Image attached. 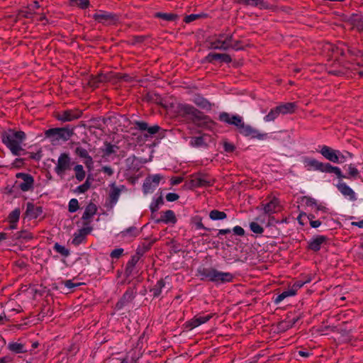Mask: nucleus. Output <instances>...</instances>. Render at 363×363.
Listing matches in <instances>:
<instances>
[{
	"label": "nucleus",
	"mask_w": 363,
	"mask_h": 363,
	"mask_svg": "<svg viewBox=\"0 0 363 363\" xmlns=\"http://www.w3.org/2000/svg\"><path fill=\"white\" fill-rule=\"evenodd\" d=\"M198 273L203 277L202 279H206L216 284L232 282L234 278L231 273L220 272L214 268H200Z\"/></svg>",
	"instance_id": "f257e3e1"
},
{
	"label": "nucleus",
	"mask_w": 363,
	"mask_h": 363,
	"mask_svg": "<svg viewBox=\"0 0 363 363\" xmlns=\"http://www.w3.org/2000/svg\"><path fill=\"white\" fill-rule=\"evenodd\" d=\"M26 139V133L23 131H11L3 138V143L16 156L21 155V152L24 151L21 143Z\"/></svg>",
	"instance_id": "f03ea898"
},
{
	"label": "nucleus",
	"mask_w": 363,
	"mask_h": 363,
	"mask_svg": "<svg viewBox=\"0 0 363 363\" xmlns=\"http://www.w3.org/2000/svg\"><path fill=\"white\" fill-rule=\"evenodd\" d=\"M304 164L308 170L313 169L325 173H334L339 179L347 177L338 167L333 166L330 163H323L313 158H306Z\"/></svg>",
	"instance_id": "7ed1b4c3"
},
{
	"label": "nucleus",
	"mask_w": 363,
	"mask_h": 363,
	"mask_svg": "<svg viewBox=\"0 0 363 363\" xmlns=\"http://www.w3.org/2000/svg\"><path fill=\"white\" fill-rule=\"evenodd\" d=\"M178 110L180 114L190 116L193 122L199 125H206L211 121L208 116L189 104H179Z\"/></svg>",
	"instance_id": "20e7f679"
},
{
	"label": "nucleus",
	"mask_w": 363,
	"mask_h": 363,
	"mask_svg": "<svg viewBox=\"0 0 363 363\" xmlns=\"http://www.w3.org/2000/svg\"><path fill=\"white\" fill-rule=\"evenodd\" d=\"M73 134V130L67 127L50 128L45 132V137L51 139L52 141L60 140L67 141Z\"/></svg>",
	"instance_id": "39448f33"
},
{
	"label": "nucleus",
	"mask_w": 363,
	"mask_h": 363,
	"mask_svg": "<svg viewBox=\"0 0 363 363\" xmlns=\"http://www.w3.org/2000/svg\"><path fill=\"white\" fill-rule=\"evenodd\" d=\"M72 165L69 155L66 152L60 154L55 171L57 175H63L67 170L70 169Z\"/></svg>",
	"instance_id": "423d86ee"
},
{
	"label": "nucleus",
	"mask_w": 363,
	"mask_h": 363,
	"mask_svg": "<svg viewBox=\"0 0 363 363\" xmlns=\"http://www.w3.org/2000/svg\"><path fill=\"white\" fill-rule=\"evenodd\" d=\"M82 115V111L78 109H69L58 112L55 117L58 121L62 122L72 121L79 118Z\"/></svg>",
	"instance_id": "0eeeda50"
},
{
	"label": "nucleus",
	"mask_w": 363,
	"mask_h": 363,
	"mask_svg": "<svg viewBox=\"0 0 363 363\" xmlns=\"http://www.w3.org/2000/svg\"><path fill=\"white\" fill-rule=\"evenodd\" d=\"M218 119L229 125H235L238 130L242 125L244 121L242 118L238 115H230L226 112H222L219 114Z\"/></svg>",
	"instance_id": "6e6552de"
},
{
	"label": "nucleus",
	"mask_w": 363,
	"mask_h": 363,
	"mask_svg": "<svg viewBox=\"0 0 363 363\" xmlns=\"http://www.w3.org/2000/svg\"><path fill=\"white\" fill-rule=\"evenodd\" d=\"M94 18L99 23L106 25L115 24L118 21L117 15L112 13L100 11L94 15Z\"/></svg>",
	"instance_id": "1a4fd4ad"
},
{
	"label": "nucleus",
	"mask_w": 363,
	"mask_h": 363,
	"mask_svg": "<svg viewBox=\"0 0 363 363\" xmlns=\"http://www.w3.org/2000/svg\"><path fill=\"white\" fill-rule=\"evenodd\" d=\"M214 179L211 178L207 174H198L191 180V186L193 188L197 187H207L213 184Z\"/></svg>",
	"instance_id": "9d476101"
},
{
	"label": "nucleus",
	"mask_w": 363,
	"mask_h": 363,
	"mask_svg": "<svg viewBox=\"0 0 363 363\" xmlns=\"http://www.w3.org/2000/svg\"><path fill=\"white\" fill-rule=\"evenodd\" d=\"M239 133L245 137L257 138L259 140H264L267 136V133H261L258 130L254 128L250 125H245V123H243L242 125L240 127Z\"/></svg>",
	"instance_id": "9b49d317"
},
{
	"label": "nucleus",
	"mask_w": 363,
	"mask_h": 363,
	"mask_svg": "<svg viewBox=\"0 0 363 363\" xmlns=\"http://www.w3.org/2000/svg\"><path fill=\"white\" fill-rule=\"evenodd\" d=\"M162 179V177L160 174H155L153 176H148L146 177L143 185L144 194H147L152 192L159 185Z\"/></svg>",
	"instance_id": "f8f14e48"
},
{
	"label": "nucleus",
	"mask_w": 363,
	"mask_h": 363,
	"mask_svg": "<svg viewBox=\"0 0 363 363\" xmlns=\"http://www.w3.org/2000/svg\"><path fill=\"white\" fill-rule=\"evenodd\" d=\"M134 125L135 128L142 131H146L147 133L145 135V137L152 136L161 129V128L158 125H154L152 126H149L148 123L143 121H136L134 122Z\"/></svg>",
	"instance_id": "ddd939ff"
},
{
	"label": "nucleus",
	"mask_w": 363,
	"mask_h": 363,
	"mask_svg": "<svg viewBox=\"0 0 363 363\" xmlns=\"http://www.w3.org/2000/svg\"><path fill=\"white\" fill-rule=\"evenodd\" d=\"M113 73L109 72L107 74H99L96 76H91L88 82V85L95 89L99 86V84L102 82H111L113 80Z\"/></svg>",
	"instance_id": "4468645a"
},
{
	"label": "nucleus",
	"mask_w": 363,
	"mask_h": 363,
	"mask_svg": "<svg viewBox=\"0 0 363 363\" xmlns=\"http://www.w3.org/2000/svg\"><path fill=\"white\" fill-rule=\"evenodd\" d=\"M16 177L23 180L22 182L18 183V187L21 191H28L33 188L34 179L30 174L26 173H18L16 174Z\"/></svg>",
	"instance_id": "2eb2a0df"
},
{
	"label": "nucleus",
	"mask_w": 363,
	"mask_h": 363,
	"mask_svg": "<svg viewBox=\"0 0 363 363\" xmlns=\"http://www.w3.org/2000/svg\"><path fill=\"white\" fill-rule=\"evenodd\" d=\"M233 41V34L227 35L225 39L218 38L211 43V48L227 50L230 48V43Z\"/></svg>",
	"instance_id": "dca6fc26"
},
{
	"label": "nucleus",
	"mask_w": 363,
	"mask_h": 363,
	"mask_svg": "<svg viewBox=\"0 0 363 363\" xmlns=\"http://www.w3.org/2000/svg\"><path fill=\"white\" fill-rule=\"evenodd\" d=\"M74 153L79 157L84 160V163L89 169H91L93 167V159L85 148L82 147V146H78L75 148Z\"/></svg>",
	"instance_id": "f3484780"
},
{
	"label": "nucleus",
	"mask_w": 363,
	"mask_h": 363,
	"mask_svg": "<svg viewBox=\"0 0 363 363\" xmlns=\"http://www.w3.org/2000/svg\"><path fill=\"white\" fill-rule=\"evenodd\" d=\"M262 207L265 214L271 216L272 214L279 211L280 202L277 198L274 197L266 204L262 203Z\"/></svg>",
	"instance_id": "a211bd4d"
},
{
	"label": "nucleus",
	"mask_w": 363,
	"mask_h": 363,
	"mask_svg": "<svg viewBox=\"0 0 363 363\" xmlns=\"http://www.w3.org/2000/svg\"><path fill=\"white\" fill-rule=\"evenodd\" d=\"M328 73L334 76L342 77L345 75H349V68L340 65L339 63L333 64L327 69Z\"/></svg>",
	"instance_id": "6ab92c4d"
},
{
	"label": "nucleus",
	"mask_w": 363,
	"mask_h": 363,
	"mask_svg": "<svg viewBox=\"0 0 363 363\" xmlns=\"http://www.w3.org/2000/svg\"><path fill=\"white\" fill-rule=\"evenodd\" d=\"M125 189V186L121 185V187H118L115 184H112L111 189L109 193V206H113L117 203L122 190Z\"/></svg>",
	"instance_id": "aec40b11"
},
{
	"label": "nucleus",
	"mask_w": 363,
	"mask_h": 363,
	"mask_svg": "<svg viewBox=\"0 0 363 363\" xmlns=\"http://www.w3.org/2000/svg\"><path fill=\"white\" fill-rule=\"evenodd\" d=\"M213 317L212 314L207 315L205 316H195L191 320L186 322V328L190 330L198 327L199 325L203 324L208 321Z\"/></svg>",
	"instance_id": "412c9836"
},
{
	"label": "nucleus",
	"mask_w": 363,
	"mask_h": 363,
	"mask_svg": "<svg viewBox=\"0 0 363 363\" xmlns=\"http://www.w3.org/2000/svg\"><path fill=\"white\" fill-rule=\"evenodd\" d=\"M97 207L93 203H89L86 207L82 219L84 220V225H87L91 223V218L96 213Z\"/></svg>",
	"instance_id": "4be33fe9"
},
{
	"label": "nucleus",
	"mask_w": 363,
	"mask_h": 363,
	"mask_svg": "<svg viewBox=\"0 0 363 363\" xmlns=\"http://www.w3.org/2000/svg\"><path fill=\"white\" fill-rule=\"evenodd\" d=\"M42 213L43 208L41 206H35L30 202L27 203L26 216L29 217L30 219L37 218L42 214Z\"/></svg>",
	"instance_id": "5701e85b"
},
{
	"label": "nucleus",
	"mask_w": 363,
	"mask_h": 363,
	"mask_svg": "<svg viewBox=\"0 0 363 363\" xmlns=\"http://www.w3.org/2000/svg\"><path fill=\"white\" fill-rule=\"evenodd\" d=\"M320 153L328 160L335 162H337V150H334L331 148L330 147H328L327 145H323L320 150Z\"/></svg>",
	"instance_id": "b1692460"
},
{
	"label": "nucleus",
	"mask_w": 363,
	"mask_h": 363,
	"mask_svg": "<svg viewBox=\"0 0 363 363\" xmlns=\"http://www.w3.org/2000/svg\"><path fill=\"white\" fill-rule=\"evenodd\" d=\"M206 60L208 62H213L216 60H220V62L225 63H230L232 62L231 57L225 53L221 54L211 52L207 55Z\"/></svg>",
	"instance_id": "393cba45"
},
{
	"label": "nucleus",
	"mask_w": 363,
	"mask_h": 363,
	"mask_svg": "<svg viewBox=\"0 0 363 363\" xmlns=\"http://www.w3.org/2000/svg\"><path fill=\"white\" fill-rule=\"evenodd\" d=\"M337 188L342 195L349 197L351 201L357 199L354 191L346 183L339 182L337 184Z\"/></svg>",
	"instance_id": "a878e982"
},
{
	"label": "nucleus",
	"mask_w": 363,
	"mask_h": 363,
	"mask_svg": "<svg viewBox=\"0 0 363 363\" xmlns=\"http://www.w3.org/2000/svg\"><path fill=\"white\" fill-rule=\"evenodd\" d=\"M136 291L133 289H128L123 295L120 301L116 303L118 308H121L124 305L130 302L135 298Z\"/></svg>",
	"instance_id": "bb28decb"
},
{
	"label": "nucleus",
	"mask_w": 363,
	"mask_h": 363,
	"mask_svg": "<svg viewBox=\"0 0 363 363\" xmlns=\"http://www.w3.org/2000/svg\"><path fill=\"white\" fill-rule=\"evenodd\" d=\"M157 223H160L161 222L165 223H172L174 224L177 222V218L173 211L167 210L163 213V215L160 218H157L155 220Z\"/></svg>",
	"instance_id": "cd10ccee"
},
{
	"label": "nucleus",
	"mask_w": 363,
	"mask_h": 363,
	"mask_svg": "<svg viewBox=\"0 0 363 363\" xmlns=\"http://www.w3.org/2000/svg\"><path fill=\"white\" fill-rule=\"evenodd\" d=\"M39 8L40 4L38 1H35L32 4H30L26 9L20 11L18 16L26 18H31L35 13V10Z\"/></svg>",
	"instance_id": "c85d7f7f"
},
{
	"label": "nucleus",
	"mask_w": 363,
	"mask_h": 363,
	"mask_svg": "<svg viewBox=\"0 0 363 363\" xmlns=\"http://www.w3.org/2000/svg\"><path fill=\"white\" fill-rule=\"evenodd\" d=\"M327 240V238L324 235H318L315 238H313L310 242L308 243V249L318 252L320 250L321 245L325 242Z\"/></svg>",
	"instance_id": "c756f323"
},
{
	"label": "nucleus",
	"mask_w": 363,
	"mask_h": 363,
	"mask_svg": "<svg viewBox=\"0 0 363 363\" xmlns=\"http://www.w3.org/2000/svg\"><path fill=\"white\" fill-rule=\"evenodd\" d=\"M296 107L297 106L296 103L292 102L281 104L279 106H277L279 111L283 115L294 113Z\"/></svg>",
	"instance_id": "7c9ffc66"
},
{
	"label": "nucleus",
	"mask_w": 363,
	"mask_h": 363,
	"mask_svg": "<svg viewBox=\"0 0 363 363\" xmlns=\"http://www.w3.org/2000/svg\"><path fill=\"white\" fill-rule=\"evenodd\" d=\"M140 259V256L138 255H133L131 259L128 262L126 267H125V274L127 275H130L135 264L138 263V262Z\"/></svg>",
	"instance_id": "2f4dec72"
},
{
	"label": "nucleus",
	"mask_w": 363,
	"mask_h": 363,
	"mask_svg": "<svg viewBox=\"0 0 363 363\" xmlns=\"http://www.w3.org/2000/svg\"><path fill=\"white\" fill-rule=\"evenodd\" d=\"M165 281L163 279H161L151 289L150 291L152 292L155 297H157L160 295L162 289L165 286Z\"/></svg>",
	"instance_id": "473e14b6"
},
{
	"label": "nucleus",
	"mask_w": 363,
	"mask_h": 363,
	"mask_svg": "<svg viewBox=\"0 0 363 363\" xmlns=\"http://www.w3.org/2000/svg\"><path fill=\"white\" fill-rule=\"evenodd\" d=\"M8 348L10 351L15 353H23L27 352V350H25L24 345L18 342L9 343L8 345Z\"/></svg>",
	"instance_id": "72a5a7b5"
},
{
	"label": "nucleus",
	"mask_w": 363,
	"mask_h": 363,
	"mask_svg": "<svg viewBox=\"0 0 363 363\" xmlns=\"http://www.w3.org/2000/svg\"><path fill=\"white\" fill-rule=\"evenodd\" d=\"M118 147L110 143H105V148L102 150L103 157H109L111 154L116 152Z\"/></svg>",
	"instance_id": "f704fd0d"
},
{
	"label": "nucleus",
	"mask_w": 363,
	"mask_h": 363,
	"mask_svg": "<svg viewBox=\"0 0 363 363\" xmlns=\"http://www.w3.org/2000/svg\"><path fill=\"white\" fill-rule=\"evenodd\" d=\"M155 16L167 21H174L178 18V15L172 13L157 12L155 13Z\"/></svg>",
	"instance_id": "c9c22d12"
},
{
	"label": "nucleus",
	"mask_w": 363,
	"mask_h": 363,
	"mask_svg": "<svg viewBox=\"0 0 363 363\" xmlns=\"http://www.w3.org/2000/svg\"><path fill=\"white\" fill-rule=\"evenodd\" d=\"M209 217L213 220H223L227 218V214L223 211L214 209L210 211Z\"/></svg>",
	"instance_id": "e433bc0d"
},
{
	"label": "nucleus",
	"mask_w": 363,
	"mask_h": 363,
	"mask_svg": "<svg viewBox=\"0 0 363 363\" xmlns=\"http://www.w3.org/2000/svg\"><path fill=\"white\" fill-rule=\"evenodd\" d=\"M74 170L75 172V178L77 181L82 182L84 180L86 176V172L84 169V167L82 164H77L74 167Z\"/></svg>",
	"instance_id": "4c0bfd02"
},
{
	"label": "nucleus",
	"mask_w": 363,
	"mask_h": 363,
	"mask_svg": "<svg viewBox=\"0 0 363 363\" xmlns=\"http://www.w3.org/2000/svg\"><path fill=\"white\" fill-rule=\"evenodd\" d=\"M119 235L124 238L128 235H130L132 238H135L138 235V231L137 228L134 226H131L123 231H121Z\"/></svg>",
	"instance_id": "58836bf2"
},
{
	"label": "nucleus",
	"mask_w": 363,
	"mask_h": 363,
	"mask_svg": "<svg viewBox=\"0 0 363 363\" xmlns=\"http://www.w3.org/2000/svg\"><path fill=\"white\" fill-rule=\"evenodd\" d=\"M280 112L278 110L277 106L274 108H272L269 113L266 115L264 118L265 122H271L274 121L277 117L279 116Z\"/></svg>",
	"instance_id": "ea45409f"
},
{
	"label": "nucleus",
	"mask_w": 363,
	"mask_h": 363,
	"mask_svg": "<svg viewBox=\"0 0 363 363\" xmlns=\"http://www.w3.org/2000/svg\"><path fill=\"white\" fill-rule=\"evenodd\" d=\"M164 203V200L162 196L160 195L155 201H153L150 205V210L152 213V216L158 211L160 206Z\"/></svg>",
	"instance_id": "a19ab883"
},
{
	"label": "nucleus",
	"mask_w": 363,
	"mask_h": 363,
	"mask_svg": "<svg viewBox=\"0 0 363 363\" xmlns=\"http://www.w3.org/2000/svg\"><path fill=\"white\" fill-rule=\"evenodd\" d=\"M295 294H295L294 290H292L291 289H289L288 290L284 291L282 293H281L280 294H279L277 296V298H275L274 302L276 303H279L281 301H282L285 298L294 296Z\"/></svg>",
	"instance_id": "79ce46f5"
},
{
	"label": "nucleus",
	"mask_w": 363,
	"mask_h": 363,
	"mask_svg": "<svg viewBox=\"0 0 363 363\" xmlns=\"http://www.w3.org/2000/svg\"><path fill=\"white\" fill-rule=\"evenodd\" d=\"M295 294H295L294 290H292L291 289H289L288 290L284 291L282 293H281L280 294H279L277 296V298H275L274 302L276 303H279L281 301H282L285 298L294 296Z\"/></svg>",
	"instance_id": "37998d69"
},
{
	"label": "nucleus",
	"mask_w": 363,
	"mask_h": 363,
	"mask_svg": "<svg viewBox=\"0 0 363 363\" xmlns=\"http://www.w3.org/2000/svg\"><path fill=\"white\" fill-rule=\"evenodd\" d=\"M295 294H295L294 290H292L291 289H289L288 290L284 291L282 293H281L280 294H279L277 296V298H275L274 302L276 303H279L281 301H282L285 298L294 296Z\"/></svg>",
	"instance_id": "c03bdc74"
},
{
	"label": "nucleus",
	"mask_w": 363,
	"mask_h": 363,
	"mask_svg": "<svg viewBox=\"0 0 363 363\" xmlns=\"http://www.w3.org/2000/svg\"><path fill=\"white\" fill-rule=\"evenodd\" d=\"M194 103L199 107L202 108H206L210 109L211 108V104L210 102L206 100V99L198 96L194 99Z\"/></svg>",
	"instance_id": "a18cd8bd"
},
{
	"label": "nucleus",
	"mask_w": 363,
	"mask_h": 363,
	"mask_svg": "<svg viewBox=\"0 0 363 363\" xmlns=\"http://www.w3.org/2000/svg\"><path fill=\"white\" fill-rule=\"evenodd\" d=\"M90 180H91V177H90V176H88L84 184H82V185H79V186H77L75 191L80 193V194H84L86 191H87L91 187V183Z\"/></svg>",
	"instance_id": "49530a36"
},
{
	"label": "nucleus",
	"mask_w": 363,
	"mask_h": 363,
	"mask_svg": "<svg viewBox=\"0 0 363 363\" xmlns=\"http://www.w3.org/2000/svg\"><path fill=\"white\" fill-rule=\"evenodd\" d=\"M190 144L191 146L196 147L206 145L203 136L191 138Z\"/></svg>",
	"instance_id": "de8ad7c7"
},
{
	"label": "nucleus",
	"mask_w": 363,
	"mask_h": 363,
	"mask_svg": "<svg viewBox=\"0 0 363 363\" xmlns=\"http://www.w3.org/2000/svg\"><path fill=\"white\" fill-rule=\"evenodd\" d=\"M155 242V240L147 244L143 243L142 245H140L137 249V255H138L140 257L143 256L146 252H147L151 248L152 244Z\"/></svg>",
	"instance_id": "09e8293b"
},
{
	"label": "nucleus",
	"mask_w": 363,
	"mask_h": 363,
	"mask_svg": "<svg viewBox=\"0 0 363 363\" xmlns=\"http://www.w3.org/2000/svg\"><path fill=\"white\" fill-rule=\"evenodd\" d=\"M21 211L19 208H16L12 211L9 215V220L11 223H17L19 220Z\"/></svg>",
	"instance_id": "8fccbe9b"
},
{
	"label": "nucleus",
	"mask_w": 363,
	"mask_h": 363,
	"mask_svg": "<svg viewBox=\"0 0 363 363\" xmlns=\"http://www.w3.org/2000/svg\"><path fill=\"white\" fill-rule=\"evenodd\" d=\"M207 14L206 13H200V14H190L186 16H185L184 21L186 23H190L194 21H196L199 18L206 17Z\"/></svg>",
	"instance_id": "3c124183"
},
{
	"label": "nucleus",
	"mask_w": 363,
	"mask_h": 363,
	"mask_svg": "<svg viewBox=\"0 0 363 363\" xmlns=\"http://www.w3.org/2000/svg\"><path fill=\"white\" fill-rule=\"evenodd\" d=\"M85 238L86 237L78 230L74 233L72 243L74 245H79L85 240Z\"/></svg>",
	"instance_id": "603ef678"
},
{
	"label": "nucleus",
	"mask_w": 363,
	"mask_h": 363,
	"mask_svg": "<svg viewBox=\"0 0 363 363\" xmlns=\"http://www.w3.org/2000/svg\"><path fill=\"white\" fill-rule=\"evenodd\" d=\"M54 250L64 257H67L69 255V251L59 243L55 244Z\"/></svg>",
	"instance_id": "864d4df0"
},
{
	"label": "nucleus",
	"mask_w": 363,
	"mask_h": 363,
	"mask_svg": "<svg viewBox=\"0 0 363 363\" xmlns=\"http://www.w3.org/2000/svg\"><path fill=\"white\" fill-rule=\"evenodd\" d=\"M311 281V279H307L306 280H297L296 281L293 286H291V289L294 290L295 294H296V291L301 288L305 284L308 283Z\"/></svg>",
	"instance_id": "5fc2aeb1"
},
{
	"label": "nucleus",
	"mask_w": 363,
	"mask_h": 363,
	"mask_svg": "<svg viewBox=\"0 0 363 363\" xmlns=\"http://www.w3.org/2000/svg\"><path fill=\"white\" fill-rule=\"evenodd\" d=\"M250 230L256 234H262L264 232V228L260 226L257 222H252L250 224Z\"/></svg>",
	"instance_id": "6e6d98bb"
},
{
	"label": "nucleus",
	"mask_w": 363,
	"mask_h": 363,
	"mask_svg": "<svg viewBox=\"0 0 363 363\" xmlns=\"http://www.w3.org/2000/svg\"><path fill=\"white\" fill-rule=\"evenodd\" d=\"M79 208V202L77 199H72L69 202L68 210L71 213L77 211Z\"/></svg>",
	"instance_id": "4d7b16f0"
},
{
	"label": "nucleus",
	"mask_w": 363,
	"mask_h": 363,
	"mask_svg": "<svg viewBox=\"0 0 363 363\" xmlns=\"http://www.w3.org/2000/svg\"><path fill=\"white\" fill-rule=\"evenodd\" d=\"M301 200H302L303 202H305V203H306V205L307 206L312 207V206H317L316 201L314 199L311 198V197L305 196L302 197Z\"/></svg>",
	"instance_id": "13d9d810"
},
{
	"label": "nucleus",
	"mask_w": 363,
	"mask_h": 363,
	"mask_svg": "<svg viewBox=\"0 0 363 363\" xmlns=\"http://www.w3.org/2000/svg\"><path fill=\"white\" fill-rule=\"evenodd\" d=\"M348 174L350 177L356 178L359 175V171L355 167L350 164L348 166ZM346 178H349V177H347Z\"/></svg>",
	"instance_id": "bf43d9fd"
},
{
	"label": "nucleus",
	"mask_w": 363,
	"mask_h": 363,
	"mask_svg": "<svg viewBox=\"0 0 363 363\" xmlns=\"http://www.w3.org/2000/svg\"><path fill=\"white\" fill-rule=\"evenodd\" d=\"M17 238H23L25 240H31L33 238L32 233L26 231V230H22L20 232H18L17 233Z\"/></svg>",
	"instance_id": "052dcab7"
},
{
	"label": "nucleus",
	"mask_w": 363,
	"mask_h": 363,
	"mask_svg": "<svg viewBox=\"0 0 363 363\" xmlns=\"http://www.w3.org/2000/svg\"><path fill=\"white\" fill-rule=\"evenodd\" d=\"M244 4L246 6L261 7L262 5L263 4V1L262 0H245Z\"/></svg>",
	"instance_id": "680f3d73"
},
{
	"label": "nucleus",
	"mask_w": 363,
	"mask_h": 363,
	"mask_svg": "<svg viewBox=\"0 0 363 363\" xmlns=\"http://www.w3.org/2000/svg\"><path fill=\"white\" fill-rule=\"evenodd\" d=\"M123 252V249H122V248H117V249L113 250L111 252L110 256H111V258L118 259L122 255Z\"/></svg>",
	"instance_id": "e2e57ef3"
},
{
	"label": "nucleus",
	"mask_w": 363,
	"mask_h": 363,
	"mask_svg": "<svg viewBox=\"0 0 363 363\" xmlns=\"http://www.w3.org/2000/svg\"><path fill=\"white\" fill-rule=\"evenodd\" d=\"M223 148L226 152H232L235 150V147L233 144L225 141L223 143Z\"/></svg>",
	"instance_id": "0e129e2a"
},
{
	"label": "nucleus",
	"mask_w": 363,
	"mask_h": 363,
	"mask_svg": "<svg viewBox=\"0 0 363 363\" xmlns=\"http://www.w3.org/2000/svg\"><path fill=\"white\" fill-rule=\"evenodd\" d=\"M130 78V77L128 75V74H114L113 73V82H114L115 80H124V81H128V79Z\"/></svg>",
	"instance_id": "69168bd1"
},
{
	"label": "nucleus",
	"mask_w": 363,
	"mask_h": 363,
	"mask_svg": "<svg viewBox=\"0 0 363 363\" xmlns=\"http://www.w3.org/2000/svg\"><path fill=\"white\" fill-rule=\"evenodd\" d=\"M67 353L72 356L74 355L79 350L78 345L72 344L67 349Z\"/></svg>",
	"instance_id": "338daca9"
},
{
	"label": "nucleus",
	"mask_w": 363,
	"mask_h": 363,
	"mask_svg": "<svg viewBox=\"0 0 363 363\" xmlns=\"http://www.w3.org/2000/svg\"><path fill=\"white\" fill-rule=\"evenodd\" d=\"M75 6H77L80 9H86L89 6V0H78L77 3L75 4Z\"/></svg>",
	"instance_id": "774afa93"
}]
</instances>
